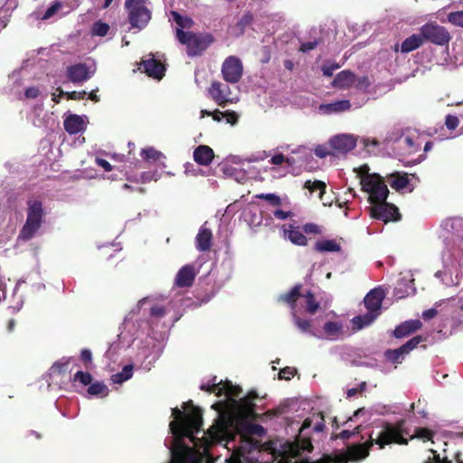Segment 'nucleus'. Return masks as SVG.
Segmentation results:
<instances>
[{
  "label": "nucleus",
  "mask_w": 463,
  "mask_h": 463,
  "mask_svg": "<svg viewBox=\"0 0 463 463\" xmlns=\"http://www.w3.org/2000/svg\"><path fill=\"white\" fill-rule=\"evenodd\" d=\"M201 389L224 397L212 405L218 417L207 432L197 438L195 434L200 432L203 423L201 411L190 402L184 407L187 411L185 416L178 408L172 409L170 463H241L245 453L258 444L253 437L264 434V429L253 422L255 395L239 398L240 387L228 381H218L216 376L203 383ZM279 448L277 445L272 448L276 463H289V442Z\"/></svg>",
  "instance_id": "obj_1"
},
{
  "label": "nucleus",
  "mask_w": 463,
  "mask_h": 463,
  "mask_svg": "<svg viewBox=\"0 0 463 463\" xmlns=\"http://www.w3.org/2000/svg\"><path fill=\"white\" fill-rule=\"evenodd\" d=\"M313 409L308 400H291V412L294 411L296 416L291 419V428L297 424L298 434L291 439V458L309 453L313 449L311 434L322 432L325 429V420L322 414L313 413L308 415Z\"/></svg>",
  "instance_id": "obj_2"
},
{
  "label": "nucleus",
  "mask_w": 463,
  "mask_h": 463,
  "mask_svg": "<svg viewBox=\"0 0 463 463\" xmlns=\"http://www.w3.org/2000/svg\"><path fill=\"white\" fill-rule=\"evenodd\" d=\"M168 311L162 300L155 298H144L127 315L119 337L123 342L130 344L134 340L148 335L150 325L146 320L149 317L156 320L164 317Z\"/></svg>",
  "instance_id": "obj_3"
},
{
  "label": "nucleus",
  "mask_w": 463,
  "mask_h": 463,
  "mask_svg": "<svg viewBox=\"0 0 463 463\" xmlns=\"http://www.w3.org/2000/svg\"><path fill=\"white\" fill-rule=\"evenodd\" d=\"M393 442L405 443V440L398 428L387 426L376 436L375 439H373L372 436H370V440L368 441L347 446L346 450L338 455V461L340 463L361 461L369 455V450L374 443L380 449H383L385 445Z\"/></svg>",
  "instance_id": "obj_4"
},
{
  "label": "nucleus",
  "mask_w": 463,
  "mask_h": 463,
  "mask_svg": "<svg viewBox=\"0 0 463 463\" xmlns=\"http://www.w3.org/2000/svg\"><path fill=\"white\" fill-rule=\"evenodd\" d=\"M369 166L364 165L357 169L358 175L361 178L363 190L369 194L371 203H383L386 201L389 190L381 175L378 174H370Z\"/></svg>",
  "instance_id": "obj_5"
},
{
  "label": "nucleus",
  "mask_w": 463,
  "mask_h": 463,
  "mask_svg": "<svg viewBox=\"0 0 463 463\" xmlns=\"http://www.w3.org/2000/svg\"><path fill=\"white\" fill-rule=\"evenodd\" d=\"M176 38L180 43L186 46L189 56L202 54L213 42L214 38L211 33H194L190 31L179 30Z\"/></svg>",
  "instance_id": "obj_6"
},
{
  "label": "nucleus",
  "mask_w": 463,
  "mask_h": 463,
  "mask_svg": "<svg viewBox=\"0 0 463 463\" xmlns=\"http://www.w3.org/2000/svg\"><path fill=\"white\" fill-rule=\"evenodd\" d=\"M26 222L20 233L23 240L32 239L41 228L44 217V210L41 201L31 199L28 201Z\"/></svg>",
  "instance_id": "obj_7"
},
{
  "label": "nucleus",
  "mask_w": 463,
  "mask_h": 463,
  "mask_svg": "<svg viewBox=\"0 0 463 463\" xmlns=\"http://www.w3.org/2000/svg\"><path fill=\"white\" fill-rule=\"evenodd\" d=\"M148 5V0H126L125 8L132 27L140 30L147 25L151 19V11Z\"/></svg>",
  "instance_id": "obj_8"
},
{
  "label": "nucleus",
  "mask_w": 463,
  "mask_h": 463,
  "mask_svg": "<svg viewBox=\"0 0 463 463\" xmlns=\"http://www.w3.org/2000/svg\"><path fill=\"white\" fill-rule=\"evenodd\" d=\"M242 62L236 56H229L222 62V74L227 82L237 83L242 76Z\"/></svg>",
  "instance_id": "obj_9"
},
{
  "label": "nucleus",
  "mask_w": 463,
  "mask_h": 463,
  "mask_svg": "<svg viewBox=\"0 0 463 463\" xmlns=\"http://www.w3.org/2000/svg\"><path fill=\"white\" fill-rule=\"evenodd\" d=\"M423 39L438 45L448 44L450 40L449 33L442 26L436 24H428L420 28Z\"/></svg>",
  "instance_id": "obj_10"
},
{
  "label": "nucleus",
  "mask_w": 463,
  "mask_h": 463,
  "mask_svg": "<svg viewBox=\"0 0 463 463\" xmlns=\"http://www.w3.org/2000/svg\"><path fill=\"white\" fill-rule=\"evenodd\" d=\"M372 204L373 206L370 208V212L373 218L382 220L384 222L400 219L398 208L392 204L387 203L386 201L383 203H373Z\"/></svg>",
  "instance_id": "obj_11"
},
{
  "label": "nucleus",
  "mask_w": 463,
  "mask_h": 463,
  "mask_svg": "<svg viewBox=\"0 0 463 463\" xmlns=\"http://www.w3.org/2000/svg\"><path fill=\"white\" fill-rule=\"evenodd\" d=\"M96 71L94 63H78L68 67L67 77L73 82H83L90 79Z\"/></svg>",
  "instance_id": "obj_12"
},
{
  "label": "nucleus",
  "mask_w": 463,
  "mask_h": 463,
  "mask_svg": "<svg viewBox=\"0 0 463 463\" xmlns=\"http://www.w3.org/2000/svg\"><path fill=\"white\" fill-rule=\"evenodd\" d=\"M357 137L352 134H339L329 139L332 149L338 153L345 154L356 146Z\"/></svg>",
  "instance_id": "obj_13"
},
{
  "label": "nucleus",
  "mask_w": 463,
  "mask_h": 463,
  "mask_svg": "<svg viewBox=\"0 0 463 463\" xmlns=\"http://www.w3.org/2000/svg\"><path fill=\"white\" fill-rule=\"evenodd\" d=\"M209 94L220 106H224L226 103H233L237 100L236 98L231 96L229 86L219 81L212 83L209 89Z\"/></svg>",
  "instance_id": "obj_14"
},
{
  "label": "nucleus",
  "mask_w": 463,
  "mask_h": 463,
  "mask_svg": "<svg viewBox=\"0 0 463 463\" xmlns=\"http://www.w3.org/2000/svg\"><path fill=\"white\" fill-rule=\"evenodd\" d=\"M299 298L302 299L301 304L305 305L309 314H315L318 310L319 303L315 299L314 295L309 290L301 293V286L297 285L291 288V304Z\"/></svg>",
  "instance_id": "obj_15"
},
{
  "label": "nucleus",
  "mask_w": 463,
  "mask_h": 463,
  "mask_svg": "<svg viewBox=\"0 0 463 463\" xmlns=\"http://www.w3.org/2000/svg\"><path fill=\"white\" fill-rule=\"evenodd\" d=\"M385 297V292L382 288L372 289L364 298V306L368 311L373 313L381 312L382 303Z\"/></svg>",
  "instance_id": "obj_16"
},
{
  "label": "nucleus",
  "mask_w": 463,
  "mask_h": 463,
  "mask_svg": "<svg viewBox=\"0 0 463 463\" xmlns=\"http://www.w3.org/2000/svg\"><path fill=\"white\" fill-rule=\"evenodd\" d=\"M139 70H143L149 77L160 80L164 76L165 66L152 57L142 61Z\"/></svg>",
  "instance_id": "obj_17"
},
{
  "label": "nucleus",
  "mask_w": 463,
  "mask_h": 463,
  "mask_svg": "<svg viewBox=\"0 0 463 463\" xmlns=\"http://www.w3.org/2000/svg\"><path fill=\"white\" fill-rule=\"evenodd\" d=\"M326 187V184L319 180H315V181L307 180L303 184V189L307 191V195L312 196L316 193H317V197L320 199L323 205H325V206L331 204L330 201H327V199H324Z\"/></svg>",
  "instance_id": "obj_18"
},
{
  "label": "nucleus",
  "mask_w": 463,
  "mask_h": 463,
  "mask_svg": "<svg viewBox=\"0 0 463 463\" xmlns=\"http://www.w3.org/2000/svg\"><path fill=\"white\" fill-rule=\"evenodd\" d=\"M87 127L85 116L70 115L64 120V128L70 134H77L83 131Z\"/></svg>",
  "instance_id": "obj_19"
},
{
  "label": "nucleus",
  "mask_w": 463,
  "mask_h": 463,
  "mask_svg": "<svg viewBox=\"0 0 463 463\" xmlns=\"http://www.w3.org/2000/svg\"><path fill=\"white\" fill-rule=\"evenodd\" d=\"M213 233L206 223L201 226L195 237V247L200 251H207L212 246Z\"/></svg>",
  "instance_id": "obj_20"
},
{
  "label": "nucleus",
  "mask_w": 463,
  "mask_h": 463,
  "mask_svg": "<svg viewBox=\"0 0 463 463\" xmlns=\"http://www.w3.org/2000/svg\"><path fill=\"white\" fill-rule=\"evenodd\" d=\"M195 275L194 267L193 265H185L176 274L175 284L178 287H189L192 285Z\"/></svg>",
  "instance_id": "obj_21"
},
{
  "label": "nucleus",
  "mask_w": 463,
  "mask_h": 463,
  "mask_svg": "<svg viewBox=\"0 0 463 463\" xmlns=\"http://www.w3.org/2000/svg\"><path fill=\"white\" fill-rule=\"evenodd\" d=\"M214 157L213 150L205 145H201L194 151V159L202 165H209Z\"/></svg>",
  "instance_id": "obj_22"
},
{
  "label": "nucleus",
  "mask_w": 463,
  "mask_h": 463,
  "mask_svg": "<svg viewBox=\"0 0 463 463\" xmlns=\"http://www.w3.org/2000/svg\"><path fill=\"white\" fill-rule=\"evenodd\" d=\"M421 326L422 324L419 319L405 321L394 329L393 335L396 338L404 337L420 329Z\"/></svg>",
  "instance_id": "obj_23"
},
{
  "label": "nucleus",
  "mask_w": 463,
  "mask_h": 463,
  "mask_svg": "<svg viewBox=\"0 0 463 463\" xmlns=\"http://www.w3.org/2000/svg\"><path fill=\"white\" fill-rule=\"evenodd\" d=\"M205 116H213V120L217 122L225 119L227 123H230L232 125H235L238 121V115L234 111L222 112L217 109L213 112H211L206 109L201 110V118H203Z\"/></svg>",
  "instance_id": "obj_24"
},
{
  "label": "nucleus",
  "mask_w": 463,
  "mask_h": 463,
  "mask_svg": "<svg viewBox=\"0 0 463 463\" xmlns=\"http://www.w3.org/2000/svg\"><path fill=\"white\" fill-rule=\"evenodd\" d=\"M71 9L61 0H56L41 16L42 20H48L56 16H62L68 14Z\"/></svg>",
  "instance_id": "obj_25"
},
{
  "label": "nucleus",
  "mask_w": 463,
  "mask_h": 463,
  "mask_svg": "<svg viewBox=\"0 0 463 463\" xmlns=\"http://www.w3.org/2000/svg\"><path fill=\"white\" fill-rule=\"evenodd\" d=\"M170 20L176 24L175 33L179 30L189 31L194 24L193 19L187 15H183L175 11L171 12Z\"/></svg>",
  "instance_id": "obj_26"
},
{
  "label": "nucleus",
  "mask_w": 463,
  "mask_h": 463,
  "mask_svg": "<svg viewBox=\"0 0 463 463\" xmlns=\"http://www.w3.org/2000/svg\"><path fill=\"white\" fill-rule=\"evenodd\" d=\"M312 159V154L306 148H303L301 155H298L297 157H291V175H298L300 173L296 167H293V165L299 163L300 168L305 170L310 168L309 161Z\"/></svg>",
  "instance_id": "obj_27"
},
{
  "label": "nucleus",
  "mask_w": 463,
  "mask_h": 463,
  "mask_svg": "<svg viewBox=\"0 0 463 463\" xmlns=\"http://www.w3.org/2000/svg\"><path fill=\"white\" fill-rule=\"evenodd\" d=\"M379 316V313L368 311L367 313L356 316L352 319L353 327L356 330H361L365 326H370Z\"/></svg>",
  "instance_id": "obj_28"
},
{
  "label": "nucleus",
  "mask_w": 463,
  "mask_h": 463,
  "mask_svg": "<svg viewBox=\"0 0 463 463\" xmlns=\"http://www.w3.org/2000/svg\"><path fill=\"white\" fill-rule=\"evenodd\" d=\"M351 104L348 100H339L333 103L322 104L319 106V111L324 114H332L349 109Z\"/></svg>",
  "instance_id": "obj_29"
},
{
  "label": "nucleus",
  "mask_w": 463,
  "mask_h": 463,
  "mask_svg": "<svg viewBox=\"0 0 463 463\" xmlns=\"http://www.w3.org/2000/svg\"><path fill=\"white\" fill-rule=\"evenodd\" d=\"M423 43L422 34H412L406 38L401 44V52L403 53L416 50Z\"/></svg>",
  "instance_id": "obj_30"
},
{
  "label": "nucleus",
  "mask_w": 463,
  "mask_h": 463,
  "mask_svg": "<svg viewBox=\"0 0 463 463\" xmlns=\"http://www.w3.org/2000/svg\"><path fill=\"white\" fill-rule=\"evenodd\" d=\"M388 182L392 188L402 191L406 189L409 178L406 174L393 173L388 175Z\"/></svg>",
  "instance_id": "obj_31"
},
{
  "label": "nucleus",
  "mask_w": 463,
  "mask_h": 463,
  "mask_svg": "<svg viewBox=\"0 0 463 463\" xmlns=\"http://www.w3.org/2000/svg\"><path fill=\"white\" fill-rule=\"evenodd\" d=\"M315 250L319 252H338L341 246L335 240H322L316 242Z\"/></svg>",
  "instance_id": "obj_32"
},
{
  "label": "nucleus",
  "mask_w": 463,
  "mask_h": 463,
  "mask_svg": "<svg viewBox=\"0 0 463 463\" xmlns=\"http://www.w3.org/2000/svg\"><path fill=\"white\" fill-rule=\"evenodd\" d=\"M441 227L448 232H458L463 230V219L458 216L447 218L442 222Z\"/></svg>",
  "instance_id": "obj_33"
},
{
  "label": "nucleus",
  "mask_w": 463,
  "mask_h": 463,
  "mask_svg": "<svg viewBox=\"0 0 463 463\" xmlns=\"http://www.w3.org/2000/svg\"><path fill=\"white\" fill-rule=\"evenodd\" d=\"M342 324L335 321L326 322L324 326L326 337L330 340L337 339L342 334Z\"/></svg>",
  "instance_id": "obj_34"
},
{
  "label": "nucleus",
  "mask_w": 463,
  "mask_h": 463,
  "mask_svg": "<svg viewBox=\"0 0 463 463\" xmlns=\"http://www.w3.org/2000/svg\"><path fill=\"white\" fill-rule=\"evenodd\" d=\"M140 155L144 160L147 162H159L162 167H165V165L164 162H162V160L165 159V156L160 151L156 150L154 147L144 148Z\"/></svg>",
  "instance_id": "obj_35"
},
{
  "label": "nucleus",
  "mask_w": 463,
  "mask_h": 463,
  "mask_svg": "<svg viewBox=\"0 0 463 463\" xmlns=\"http://www.w3.org/2000/svg\"><path fill=\"white\" fill-rule=\"evenodd\" d=\"M354 81V75L347 71L339 72L333 80V86L335 88L344 89L351 85Z\"/></svg>",
  "instance_id": "obj_36"
},
{
  "label": "nucleus",
  "mask_w": 463,
  "mask_h": 463,
  "mask_svg": "<svg viewBox=\"0 0 463 463\" xmlns=\"http://www.w3.org/2000/svg\"><path fill=\"white\" fill-rule=\"evenodd\" d=\"M133 375V365L127 364L123 367L120 373H117L111 376V381L113 383L121 384L124 382L129 380Z\"/></svg>",
  "instance_id": "obj_37"
},
{
  "label": "nucleus",
  "mask_w": 463,
  "mask_h": 463,
  "mask_svg": "<svg viewBox=\"0 0 463 463\" xmlns=\"http://www.w3.org/2000/svg\"><path fill=\"white\" fill-rule=\"evenodd\" d=\"M88 394L90 396L106 397L109 394V388L103 383L96 382L88 388Z\"/></svg>",
  "instance_id": "obj_38"
},
{
  "label": "nucleus",
  "mask_w": 463,
  "mask_h": 463,
  "mask_svg": "<svg viewBox=\"0 0 463 463\" xmlns=\"http://www.w3.org/2000/svg\"><path fill=\"white\" fill-rule=\"evenodd\" d=\"M251 16L245 14L238 23L232 28V34L240 36L244 33L245 28L250 24Z\"/></svg>",
  "instance_id": "obj_39"
},
{
  "label": "nucleus",
  "mask_w": 463,
  "mask_h": 463,
  "mask_svg": "<svg viewBox=\"0 0 463 463\" xmlns=\"http://www.w3.org/2000/svg\"><path fill=\"white\" fill-rule=\"evenodd\" d=\"M295 324L300 332L316 337H320L313 329L309 320L296 317Z\"/></svg>",
  "instance_id": "obj_40"
},
{
  "label": "nucleus",
  "mask_w": 463,
  "mask_h": 463,
  "mask_svg": "<svg viewBox=\"0 0 463 463\" xmlns=\"http://www.w3.org/2000/svg\"><path fill=\"white\" fill-rule=\"evenodd\" d=\"M405 354H406L404 353L402 347L397 348L395 350H388L385 352L386 358L390 362L394 364L401 363L403 360Z\"/></svg>",
  "instance_id": "obj_41"
},
{
  "label": "nucleus",
  "mask_w": 463,
  "mask_h": 463,
  "mask_svg": "<svg viewBox=\"0 0 463 463\" xmlns=\"http://www.w3.org/2000/svg\"><path fill=\"white\" fill-rule=\"evenodd\" d=\"M222 169L225 175L232 176L238 182H242L245 179V173L243 171L232 168L227 163L223 164Z\"/></svg>",
  "instance_id": "obj_42"
},
{
  "label": "nucleus",
  "mask_w": 463,
  "mask_h": 463,
  "mask_svg": "<svg viewBox=\"0 0 463 463\" xmlns=\"http://www.w3.org/2000/svg\"><path fill=\"white\" fill-rule=\"evenodd\" d=\"M109 30V25L107 23L98 21L93 24L91 27V34L95 36H105Z\"/></svg>",
  "instance_id": "obj_43"
},
{
  "label": "nucleus",
  "mask_w": 463,
  "mask_h": 463,
  "mask_svg": "<svg viewBox=\"0 0 463 463\" xmlns=\"http://www.w3.org/2000/svg\"><path fill=\"white\" fill-rule=\"evenodd\" d=\"M159 177H160V175L157 173V171H154V172L148 171V172H144L141 175L139 179H132L130 177H128V181H134L136 183L146 184V183H148V182H150L152 180L156 181Z\"/></svg>",
  "instance_id": "obj_44"
},
{
  "label": "nucleus",
  "mask_w": 463,
  "mask_h": 463,
  "mask_svg": "<svg viewBox=\"0 0 463 463\" xmlns=\"http://www.w3.org/2000/svg\"><path fill=\"white\" fill-rule=\"evenodd\" d=\"M291 243L304 246L307 243V237L302 233V232L293 229L291 226Z\"/></svg>",
  "instance_id": "obj_45"
},
{
  "label": "nucleus",
  "mask_w": 463,
  "mask_h": 463,
  "mask_svg": "<svg viewBox=\"0 0 463 463\" xmlns=\"http://www.w3.org/2000/svg\"><path fill=\"white\" fill-rule=\"evenodd\" d=\"M448 21L455 26L463 27V11L449 13L448 14Z\"/></svg>",
  "instance_id": "obj_46"
},
{
  "label": "nucleus",
  "mask_w": 463,
  "mask_h": 463,
  "mask_svg": "<svg viewBox=\"0 0 463 463\" xmlns=\"http://www.w3.org/2000/svg\"><path fill=\"white\" fill-rule=\"evenodd\" d=\"M91 380H92V377L90 375V373H84L82 371H78L74 376H73V381L75 383L79 382L80 383H81L82 385H88L91 383Z\"/></svg>",
  "instance_id": "obj_47"
},
{
  "label": "nucleus",
  "mask_w": 463,
  "mask_h": 463,
  "mask_svg": "<svg viewBox=\"0 0 463 463\" xmlns=\"http://www.w3.org/2000/svg\"><path fill=\"white\" fill-rule=\"evenodd\" d=\"M422 341V338L420 336H414L411 340H409L406 344L402 345L401 347L404 351V353L407 354L411 350H413L420 342Z\"/></svg>",
  "instance_id": "obj_48"
},
{
  "label": "nucleus",
  "mask_w": 463,
  "mask_h": 463,
  "mask_svg": "<svg viewBox=\"0 0 463 463\" xmlns=\"http://www.w3.org/2000/svg\"><path fill=\"white\" fill-rule=\"evenodd\" d=\"M366 389V383L362 382L356 387H352L346 390L347 398H354L361 394Z\"/></svg>",
  "instance_id": "obj_49"
},
{
  "label": "nucleus",
  "mask_w": 463,
  "mask_h": 463,
  "mask_svg": "<svg viewBox=\"0 0 463 463\" xmlns=\"http://www.w3.org/2000/svg\"><path fill=\"white\" fill-rule=\"evenodd\" d=\"M401 146L407 147V153L411 154L416 151L415 143L411 137H404L399 139Z\"/></svg>",
  "instance_id": "obj_50"
},
{
  "label": "nucleus",
  "mask_w": 463,
  "mask_h": 463,
  "mask_svg": "<svg viewBox=\"0 0 463 463\" xmlns=\"http://www.w3.org/2000/svg\"><path fill=\"white\" fill-rule=\"evenodd\" d=\"M260 199H264L270 203L272 205H279L280 204V199L279 196H277L274 194H260L256 196Z\"/></svg>",
  "instance_id": "obj_51"
},
{
  "label": "nucleus",
  "mask_w": 463,
  "mask_h": 463,
  "mask_svg": "<svg viewBox=\"0 0 463 463\" xmlns=\"http://www.w3.org/2000/svg\"><path fill=\"white\" fill-rule=\"evenodd\" d=\"M41 93L42 90L37 86L28 87L24 90V96L26 99H36Z\"/></svg>",
  "instance_id": "obj_52"
},
{
  "label": "nucleus",
  "mask_w": 463,
  "mask_h": 463,
  "mask_svg": "<svg viewBox=\"0 0 463 463\" xmlns=\"http://www.w3.org/2000/svg\"><path fill=\"white\" fill-rule=\"evenodd\" d=\"M458 118L456 116L453 115H448L445 119V126L449 130H454L458 126Z\"/></svg>",
  "instance_id": "obj_53"
},
{
  "label": "nucleus",
  "mask_w": 463,
  "mask_h": 463,
  "mask_svg": "<svg viewBox=\"0 0 463 463\" xmlns=\"http://www.w3.org/2000/svg\"><path fill=\"white\" fill-rule=\"evenodd\" d=\"M302 230L307 234H319L321 233V228L315 223H307L302 227Z\"/></svg>",
  "instance_id": "obj_54"
},
{
  "label": "nucleus",
  "mask_w": 463,
  "mask_h": 463,
  "mask_svg": "<svg viewBox=\"0 0 463 463\" xmlns=\"http://www.w3.org/2000/svg\"><path fill=\"white\" fill-rule=\"evenodd\" d=\"M318 45V42L317 40L308 41L307 43H303L300 45V52L303 53H307L310 51L314 50Z\"/></svg>",
  "instance_id": "obj_55"
},
{
  "label": "nucleus",
  "mask_w": 463,
  "mask_h": 463,
  "mask_svg": "<svg viewBox=\"0 0 463 463\" xmlns=\"http://www.w3.org/2000/svg\"><path fill=\"white\" fill-rule=\"evenodd\" d=\"M338 68L339 65L336 63H327L322 66V71L325 76L330 77Z\"/></svg>",
  "instance_id": "obj_56"
},
{
  "label": "nucleus",
  "mask_w": 463,
  "mask_h": 463,
  "mask_svg": "<svg viewBox=\"0 0 463 463\" xmlns=\"http://www.w3.org/2000/svg\"><path fill=\"white\" fill-rule=\"evenodd\" d=\"M435 277L437 279H440L441 281L445 284H449L452 281L451 279V273L448 272L447 269L445 270H439L435 273Z\"/></svg>",
  "instance_id": "obj_57"
},
{
  "label": "nucleus",
  "mask_w": 463,
  "mask_h": 463,
  "mask_svg": "<svg viewBox=\"0 0 463 463\" xmlns=\"http://www.w3.org/2000/svg\"><path fill=\"white\" fill-rule=\"evenodd\" d=\"M360 432V425L355 427L353 430H345L339 434V438L342 439H348L355 434Z\"/></svg>",
  "instance_id": "obj_58"
},
{
  "label": "nucleus",
  "mask_w": 463,
  "mask_h": 463,
  "mask_svg": "<svg viewBox=\"0 0 463 463\" xmlns=\"http://www.w3.org/2000/svg\"><path fill=\"white\" fill-rule=\"evenodd\" d=\"M315 154L320 158H325L330 155V151L326 146H317L315 149Z\"/></svg>",
  "instance_id": "obj_59"
},
{
  "label": "nucleus",
  "mask_w": 463,
  "mask_h": 463,
  "mask_svg": "<svg viewBox=\"0 0 463 463\" xmlns=\"http://www.w3.org/2000/svg\"><path fill=\"white\" fill-rule=\"evenodd\" d=\"M410 283L411 284V286H410V288L408 289H406L405 293H401L400 289L396 288L395 289V293H394L395 297L398 298H402L405 296H408L410 294H414L415 293V288L412 287L413 279H410Z\"/></svg>",
  "instance_id": "obj_60"
},
{
  "label": "nucleus",
  "mask_w": 463,
  "mask_h": 463,
  "mask_svg": "<svg viewBox=\"0 0 463 463\" xmlns=\"http://www.w3.org/2000/svg\"><path fill=\"white\" fill-rule=\"evenodd\" d=\"M95 162L98 165L102 167L105 171L109 172L113 169L112 165L105 159L97 157Z\"/></svg>",
  "instance_id": "obj_61"
},
{
  "label": "nucleus",
  "mask_w": 463,
  "mask_h": 463,
  "mask_svg": "<svg viewBox=\"0 0 463 463\" xmlns=\"http://www.w3.org/2000/svg\"><path fill=\"white\" fill-rule=\"evenodd\" d=\"M417 437L422 439H431L432 432L427 429H419L417 430Z\"/></svg>",
  "instance_id": "obj_62"
},
{
  "label": "nucleus",
  "mask_w": 463,
  "mask_h": 463,
  "mask_svg": "<svg viewBox=\"0 0 463 463\" xmlns=\"http://www.w3.org/2000/svg\"><path fill=\"white\" fill-rule=\"evenodd\" d=\"M86 91H72V92H67L66 95L71 99H81L86 96Z\"/></svg>",
  "instance_id": "obj_63"
},
{
  "label": "nucleus",
  "mask_w": 463,
  "mask_h": 463,
  "mask_svg": "<svg viewBox=\"0 0 463 463\" xmlns=\"http://www.w3.org/2000/svg\"><path fill=\"white\" fill-rule=\"evenodd\" d=\"M288 216H289V213L288 212H285V211H282V210H276V211H274V217L277 220H280V221L286 220Z\"/></svg>",
  "instance_id": "obj_64"
}]
</instances>
